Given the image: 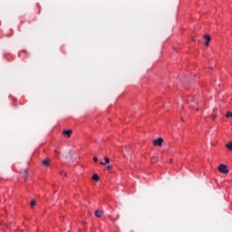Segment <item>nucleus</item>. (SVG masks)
<instances>
[{
	"instance_id": "2",
	"label": "nucleus",
	"mask_w": 232,
	"mask_h": 232,
	"mask_svg": "<svg viewBox=\"0 0 232 232\" xmlns=\"http://www.w3.org/2000/svg\"><path fill=\"white\" fill-rule=\"evenodd\" d=\"M164 142V139L162 138H158L153 140V146H158V147H162V144Z\"/></svg>"
},
{
	"instance_id": "16",
	"label": "nucleus",
	"mask_w": 232,
	"mask_h": 232,
	"mask_svg": "<svg viewBox=\"0 0 232 232\" xmlns=\"http://www.w3.org/2000/svg\"><path fill=\"white\" fill-rule=\"evenodd\" d=\"M108 169H111V165L107 166Z\"/></svg>"
},
{
	"instance_id": "9",
	"label": "nucleus",
	"mask_w": 232,
	"mask_h": 232,
	"mask_svg": "<svg viewBox=\"0 0 232 232\" xmlns=\"http://www.w3.org/2000/svg\"><path fill=\"white\" fill-rule=\"evenodd\" d=\"M227 150H229V151H232V142L231 141L227 144Z\"/></svg>"
},
{
	"instance_id": "6",
	"label": "nucleus",
	"mask_w": 232,
	"mask_h": 232,
	"mask_svg": "<svg viewBox=\"0 0 232 232\" xmlns=\"http://www.w3.org/2000/svg\"><path fill=\"white\" fill-rule=\"evenodd\" d=\"M99 179H100L99 175L97 174L92 175V180H95V182H99Z\"/></svg>"
},
{
	"instance_id": "7",
	"label": "nucleus",
	"mask_w": 232,
	"mask_h": 232,
	"mask_svg": "<svg viewBox=\"0 0 232 232\" xmlns=\"http://www.w3.org/2000/svg\"><path fill=\"white\" fill-rule=\"evenodd\" d=\"M226 117H227V119H232V112L231 111H227L226 113Z\"/></svg>"
},
{
	"instance_id": "3",
	"label": "nucleus",
	"mask_w": 232,
	"mask_h": 232,
	"mask_svg": "<svg viewBox=\"0 0 232 232\" xmlns=\"http://www.w3.org/2000/svg\"><path fill=\"white\" fill-rule=\"evenodd\" d=\"M42 165H44V168H50V166L52 165V160H50V159L46 158L42 160Z\"/></svg>"
},
{
	"instance_id": "12",
	"label": "nucleus",
	"mask_w": 232,
	"mask_h": 232,
	"mask_svg": "<svg viewBox=\"0 0 232 232\" xmlns=\"http://www.w3.org/2000/svg\"><path fill=\"white\" fill-rule=\"evenodd\" d=\"M210 119H212L213 121H215V119H217V116H215V114L210 115Z\"/></svg>"
},
{
	"instance_id": "1",
	"label": "nucleus",
	"mask_w": 232,
	"mask_h": 232,
	"mask_svg": "<svg viewBox=\"0 0 232 232\" xmlns=\"http://www.w3.org/2000/svg\"><path fill=\"white\" fill-rule=\"evenodd\" d=\"M218 169V171H220V173H224V175L229 173V169H227V166L224 164H220Z\"/></svg>"
},
{
	"instance_id": "14",
	"label": "nucleus",
	"mask_w": 232,
	"mask_h": 232,
	"mask_svg": "<svg viewBox=\"0 0 232 232\" xmlns=\"http://www.w3.org/2000/svg\"><path fill=\"white\" fill-rule=\"evenodd\" d=\"M97 160H99L97 159V157H94V158H93V161H94V162H97Z\"/></svg>"
},
{
	"instance_id": "5",
	"label": "nucleus",
	"mask_w": 232,
	"mask_h": 232,
	"mask_svg": "<svg viewBox=\"0 0 232 232\" xmlns=\"http://www.w3.org/2000/svg\"><path fill=\"white\" fill-rule=\"evenodd\" d=\"M72 133H73L72 130H67L63 131V135H65L66 137H72Z\"/></svg>"
},
{
	"instance_id": "13",
	"label": "nucleus",
	"mask_w": 232,
	"mask_h": 232,
	"mask_svg": "<svg viewBox=\"0 0 232 232\" xmlns=\"http://www.w3.org/2000/svg\"><path fill=\"white\" fill-rule=\"evenodd\" d=\"M209 42H210V41H208V42L207 41V42L205 43V46H209Z\"/></svg>"
},
{
	"instance_id": "8",
	"label": "nucleus",
	"mask_w": 232,
	"mask_h": 232,
	"mask_svg": "<svg viewBox=\"0 0 232 232\" xmlns=\"http://www.w3.org/2000/svg\"><path fill=\"white\" fill-rule=\"evenodd\" d=\"M204 39H206V41H211V36L209 34H205L204 35Z\"/></svg>"
},
{
	"instance_id": "11",
	"label": "nucleus",
	"mask_w": 232,
	"mask_h": 232,
	"mask_svg": "<svg viewBox=\"0 0 232 232\" xmlns=\"http://www.w3.org/2000/svg\"><path fill=\"white\" fill-rule=\"evenodd\" d=\"M104 160H105V163H106V164H110V158L105 157V158H104Z\"/></svg>"
},
{
	"instance_id": "15",
	"label": "nucleus",
	"mask_w": 232,
	"mask_h": 232,
	"mask_svg": "<svg viewBox=\"0 0 232 232\" xmlns=\"http://www.w3.org/2000/svg\"><path fill=\"white\" fill-rule=\"evenodd\" d=\"M100 164H101V166H106L105 162H101Z\"/></svg>"
},
{
	"instance_id": "4",
	"label": "nucleus",
	"mask_w": 232,
	"mask_h": 232,
	"mask_svg": "<svg viewBox=\"0 0 232 232\" xmlns=\"http://www.w3.org/2000/svg\"><path fill=\"white\" fill-rule=\"evenodd\" d=\"M94 215H95V217H97V218H101V217H102V215H104V211H102V210H96L94 212Z\"/></svg>"
},
{
	"instance_id": "10",
	"label": "nucleus",
	"mask_w": 232,
	"mask_h": 232,
	"mask_svg": "<svg viewBox=\"0 0 232 232\" xmlns=\"http://www.w3.org/2000/svg\"><path fill=\"white\" fill-rule=\"evenodd\" d=\"M36 204H37V201H35V199H33L31 201V208H34V206H36Z\"/></svg>"
}]
</instances>
